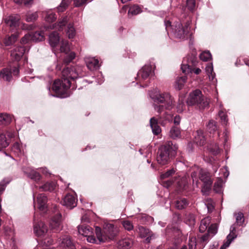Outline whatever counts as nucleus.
I'll use <instances>...</instances> for the list:
<instances>
[{
  "mask_svg": "<svg viewBox=\"0 0 249 249\" xmlns=\"http://www.w3.org/2000/svg\"><path fill=\"white\" fill-rule=\"evenodd\" d=\"M79 71L77 68L71 67L63 69L62 71V80H55L53 85V90L60 98H66L69 96L68 89L71 86V80H74L79 76Z\"/></svg>",
  "mask_w": 249,
  "mask_h": 249,
  "instance_id": "nucleus-1",
  "label": "nucleus"
},
{
  "mask_svg": "<svg viewBox=\"0 0 249 249\" xmlns=\"http://www.w3.org/2000/svg\"><path fill=\"white\" fill-rule=\"evenodd\" d=\"M178 147L172 142L167 141L161 145L158 151L157 161L161 165L168 164L176 154Z\"/></svg>",
  "mask_w": 249,
  "mask_h": 249,
  "instance_id": "nucleus-2",
  "label": "nucleus"
},
{
  "mask_svg": "<svg viewBox=\"0 0 249 249\" xmlns=\"http://www.w3.org/2000/svg\"><path fill=\"white\" fill-rule=\"evenodd\" d=\"M151 98L155 103L161 105H154L155 111L160 113L164 109H169L174 106L173 98L168 92H158L151 95Z\"/></svg>",
  "mask_w": 249,
  "mask_h": 249,
  "instance_id": "nucleus-3",
  "label": "nucleus"
},
{
  "mask_svg": "<svg viewBox=\"0 0 249 249\" xmlns=\"http://www.w3.org/2000/svg\"><path fill=\"white\" fill-rule=\"evenodd\" d=\"M164 25L166 30L167 32L171 30L175 36L179 39H184L189 33V25L187 23L184 26L180 22H176L173 25H171V22L169 20H165L164 21Z\"/></svg>",
  "mask_w": 249,
  "mask_h": 249,
  "instance_id": "nucleus-4",
  "label": "nucleus"
},
{
  "mask_svg": "<svg viewBox=\"0 0 249 249\" xmlns=\"http://www.w3.org/2000/svg\"><path fill=\"white\" fill-rule=\"evenodd\" d=\"M95 232L99 242H106L114 239L117 234V230L114 225L108 223L105 226L103 232L98 227H96Z\"/></svg>",
  "mask_w": 249,
  "mask_h": 249,
  "instance_id": "nucleus-5",
  "label": "nucleus"
},
{
  "mask_svg": "<svg viewBox=\"0 0 249 249\" xmlns=\"http://www.w3.org/2000/svg\"><path fill=\"white\" fill-rule=\"evenodd\" d=\"M187 103L189 106L196 105L200 109H204L209 105V101L203 96L201 91L199 89H196L190 93Z\"/></svg>",
  "mask_w": 249,
  "mask_h": 249,
  "instance_id": "nucleus-6",
  "label": "nucleus"
},
{
  "mask_svg": "<svg viewBox=\"0 0 249 249\" xmlns=\"http://www.w3.org/2000/svg\"><path fill=\"white\" fill-rule=\"evenodd\" d=\"M34 230L36 236L43 237L39 241L40 244L44 246H48L53 243L52 239L46 236L48 229L47 226L43 222L40 221L35 223Z\"/></svg>",
  "mask_w": 249,
  "mask_h": 249,
  "instance_id": "nucleus-7",
  "label": "nucleus"
},
{
  "mask_svg": "<svg viewBox=\"0 0 249 249\" xmlns=\"http://www.w3.org/2000/svg\"><path fill=\"white\" fill-rule=\"evenodd\" d=\"M197 63V57L196 55L189 56L184 58L181 69L185 74H188L194 72L196 74H198L201 72L199 68H194Z\"/></svg>",
  "mask_w": 249,
  "mask_h": 249,
  "instance_id": "nucleus-8",
  "label": "nucleus"
},
{
  "mask_svg": "<svg viewBox=\"0 0 249 249\" xmlns=\"http://www.w3.org/2000/svg\"><path fill=\"white\" fill-rule=\"evenodd\" d=\"M44 38V33L43 32H36L33 34L25 35L21 39V43H27L30 39L34 41H40Z\"/></svg>",
  "mask_w": 249,
  "mask_h": 249,
  "instance_id": "nucleus-9",
  "label": "nucleus"
},
{
  "mask_svg": "<svg viewBox=\"0 0 249 249\" xmlns=\"http://www.w3.org/2000/svg\"><path fill=\"white\" fill-rule=\"evenodd\" d=\"M50 227L52 230L58 232L62 229L61 223V214L57 213L53 217L50 222Z\"/></svg>",
  "mask_w": 249,
  "mask_h": 249,
  "instance_id": "nucleus-10",
  "label": "nucleus"
},
{
  "mask_svg": "<svg viewBox=\"0 0 249 249\" xmlns=\"http://www.w3.org/2000/svg\"><path fill=\"white\" fill-rule=\"evenodd\" d=\"M58 242L60 247L64 249H76L75 246L68 235L62 236L59 239Z\"/></svg>",
  "mask_w": 249,
  "mask_h": 249,
  "instance_id": "nucleus-11",
  "label": "nucleus"
},
{
  "mask_svg": "<svg viewBox=\"0 0 249 249\" xmlns=\"http://www.w3.org/2000/svg\"><path fill=\"white\" fill-rule=\"evenodd\" d=\"M77 199L71 194H67L63 198V204L67 208L71 209L77 205Z\"/></svg>",
  "mask_w": 249,
  "mask_h": 249,
  "instance_id": "nucleus-12",
  "label": "nucleus"
},
{
  "mask_svg": "<svg viewBox=\"0 0 249 249\" xmlns=\"http://www.w3.org/2000/svg\"><path fill=\"white\" fill-rule=\"evenodd\" d=\"M47 196L44 194H39L37 197V202L38 209L42 212H45L47 208Z\"/></svg>",
  "mask_w": 249,
  "mask_h": 249,
  "instance_id": "nucleus-13",
  "label": "nucleus"
},
{
  "mask_svg": "<svg viewBox=\"0 0 249 249\" xmlns=\"http://www.w3.org/2000/svg\"><path fill=\"white\" fill-rule=\"evenodd\" d=\"M23 172L29 178L36 182H39L41 178V175L36 171L32 168H28L25 169H24Z\"/></svg>",
  "mask_w": 249,
  "mask_h": 249,
  "instance_id": "nucleus-14",
  "label": "nucleus"
},
{
  "mask_svg": "<svg viewBox=\"0 0 249 249\" xmlns=\"http://www.w3.org/2000/svg\"><path fill=\"white\" fill-rule=\"evenodd\" d=\"M152 69L153 66L151 65H145L138 71L137 77L141 78L142 80L146 79L151 73Z\"/></svg>",
  "mask_w": 249,
  "mask_h": 249,
  "instance_id": "nucleus-15",
  "label": "nucleus"
},
{
  "mask_svg": "<svg viewBox=\"0 0 249 249\" xmlns=\"http://www.w3.org/2000/svg\"><path fill=\"white\" fill-rule=\"evenodd\" d=\"M25 52L24 47L18 46L11 51V56L16 61H19Z\"/></svg>",
  "mask_w": 249,
  "mask_h": 249,
  "instance_id": "nucleus-16",
  "label": "nucleus"
},
{
  "mask_svg": "<svg viewBox=\"0 0 249 249\" xmlns=\"http://www.w3.org/2000/svg\"><path fill=\"white\" fill-rule=\"evenodd\" d=\"M86 65L90 71H94L99 68V61L95 57H87L85 58Z\"/></svg>",
  "mask_w": 249,
  "mask_h": 249,
  "instance_id": "nucleus-17",
  "label": "nucleus"
},
{
  "mask_svg": "<svg viewBox=\"0 0 249 249\" xmlns=\"http://www.w3.org/2000/svg\"><path fill=\"white\" fill-rule=\"evenodd\" d=\"M133 244V241L131 238H125L119 241L118 247L121 249H129Z\"/></svg>",
  "mask_w": 249,
  "mask_h": 249,
  "instance_id": "nucleus-18",
  "label": "nucleus"
},
{
  "mask_svg": "<svg viewBox=\"0 0 249 249\" xmlns=\"http://www.w3.org/2000/svg\"><path fill=\"white\" fill-rule=\"evenodd\" d=\"M19 20V15H11L5 19V22L6 24L10 27H16L18 25Z\"/></svg>",
  "mask_w": 249,
  "mask_h": 249,
  "instance_id": "nucleus-19",
  "label": "nucleus"
},
{
  "mask_svg": "<svg viewBox=\"0 0 249 249\" xmlns=\"http://www.w3.org/2000/svg\"><path fill=\"white\" fill-rule=\"evenodd\" d=\"M78 231L79 234L85 237L91 234H93V229L89 225H81L78 226Z\"/></svg>",
  "mask_w": 249,
  "mask_h": 249,
  "instance_id": "nucleus-20",
  "label": "nucleus"
},
{
  "mask_svg": "<svg viewBox=\"0 0 249 249\" xmlns=\"http://www.w3.org/2000/svg\"><path fill=\"white\" fill-rule=\"evenodd\" d=\"M150 125L154 135H157L161 132V128L158 125V120L155 117L150 119Z\"/></svg>",
  "mask_w": 249,
  "mask_h": 249,
  "instance_id": "nucleus-21",
  "label": "nucleus"
},
{
  "mask_svg": "<svg viewBox=\"0 0 249 249\" xmlns=\"http://www.w3.org/2000/svg\"><path fill=\"white\" fill-rule=\"evenodd\" d=\"M194 141L197 145L200 146L204 144L206 140L202 130L196 131L195 135Z\"/></svg>",
  "mask_w": 249,
  "mask_h": 249,
  "instance_id": "nucleus-22",
  "label": "nucleus"
},
{
  "mask_svg": "<svg viewBox=\"0 0 249 249\" xmlns=\"http://www.w3.org/2000/svg\"><path fill=\"white\" fill-rule=\"evenodd\" d=\"M49 43L52 47H55L59 43L60 37L59 34L56 32H53L49 35Z\"/></svg>",
  "mask_w": 249,
  "mask_h": 249,
  "instance_id": "nucleus-23",
  "label": "nucleus"
},
{
  "mask_svg": "<svg viewBox=\"0 0 249 249\" xmlns=\"http://www.w3.org/2000/svg\"><path fill=\"white\" fill-rule=\"evenodd\" d=\"M56 187V183L53 181L47 182L42 186L39 187V190L41 191H53Z\"/></svg>",
  "mask_w": 249,
  "mask_h": 249,
  "instance_id": "nucleus-24",
  "label": "nucleus"
},
{
  "mask_svg": "<svg viewBox=\"0 0 249 249\" xmlns=\"http://www.w3.org/2000/svg\"><path fill=\"white\" fill-rule=\"evenodd\" d=\"M12 78V71H9V69L5 68L2 69L0 72V78L6 81H10Z\"/></svg>",
  "mask_w": 249,
  "mask_h": 249,
  "instance_id": "nucleus-25",
  "label": "nucleus"
},
{
  "mask_svg": "<svg viewBox=\"0 0 249 249\" xmlns=\"http://www.w3.org/2000/svg\"><path fill=\"white\" fill-rule=\"evenodd\" d=\"M211 222V218L210 217L207 216L202 219L200 221L199 226V231L201 233H203L208 229Z\"/></svg>",
  "mask_w": 249,
  "mask_h": 249,
  "instance_id": "nucleus-26",
  "label": "nucleus"
},
{
  "mask_svg": "<svg viewBox=\"0 0 249 249\" xmlns=\"http://www.w3.org/2000/svg\"><path fill=\"white\" fill-rule=\"evenodd\" d=\"M68 22L67 17H64L61 20H60L57 24H54L50 26L51 29H56L59 31H62L63 29L64 26H65L66 23Z\"/></svg>",
  "mask_w": 249,
  "mask_h": 249,
  "instance_id": "nucleus-27",
  "label": "nucleus"
},
{
  "mask_svg": "<svg viewBox=\"0 0 249 249\" xmlns=\"http://www.w3.org/2000/svg\"><path fill=\"white\" fill-rule=\"evenodd\" d=\"M188 201L185 198H179L176 201V207L178 210L185 209L188 205Z\"/></svg>",
  "mask_w": 249,
  "mask_h": 249,
  "instance_id": "nucleus-28",
  "label": "nucleus"
},
{
  "mask_svg": "<svg viewBox=\"0 0 249 249\" xmlns=\"http://www.w3.org/2000/svg\"><path fill=\"white\" fill-rule=\"evenodd\" d=\"M181 133L179 127L177 126H173L170 131L169 136L172 139H175L180 137Z\"/></svg>",
  "mask_w": 249,
  "mask_h": 249,
  "instance_id": "nucleus-29",
  "label": "nucleus"
},
{
  "mask_svg": "<svg viewBox=\"0 0 249 249\" xmlns=\"http://www.w3.org/2000/svg\"><path fill=\"white\" fill-rule=\"evenodd\" d=\"M186 80V76H181L178 78L176 81L175 88L178 90L181 89L183 88Z\"/></svg>",
  "mask_w": 249,
  "mask_h": 249,
  "instance_id": "nucleus-30",
  "label": "nucleus"
},
{
  "mask_svg": "<svg viewBox=\"0 0 249 249\" xmlns=\"http://www.w3.org/2000/svg\"><path fill=\"white\" fill-rule=\"evenodd\" d=\"M185 220L186 223L189 226L194 225L196 222L195 214L191 213H186L185 214Z\"/></svg>",
  "mask_w": 249,
  "mask_h": 249,
  "instance_id": "nucleus-31",
  "label": "nucleus"
},
{
  "mask_svg": "<svg viewBox=\"0 0 249 249\" xmlns=\"http://www.w3.org/2000/svg\"><path fill=\"white\" fill-rule=\"evenodd\" d=\"M206 71L210 80L213 81L215 79V73H213V66L212 63L207 65L206 67Z\"/></svg>",
  "mask_w": 249,
  "mask_h": 249,
  "instance_id": "nucleus-32",
  "label": "nucleus"
},
{
  "mask_svg": "<svg viewBox=\"0 0 249 249\" xmlns=\"http://www.w3.org/2000/svg\"><path fill=\"white\" fill-rule=\"evenodd\" d=\"M142 10L141 8L138 5H133L129 7L128 15L130 16L137 15L142 12Z\"/></svg>",
  "mask_w": 249,
  "mask_h": 249,
  "instance_id": "nucleus-33",
  "label": "nucleus"
},
{
  "mask_svg": "<svg viewBox=\"0 0 249 249\" xmlns=\"http://www.w3.org/2000/svg\"><path fill=\"white\" fill-rule=\"evenodd\" d=\"M18 37L17 34H13L11 36L6 37L4 43L6 46H10L16 41Z\"/></svg>",
  "mask_w": 249,
  "mask_h": 249,
  "instance_id": "nucleus-34",
  "label": "nucleus"
},
{
  "mask_svg": "<svg viewBox=\"0 0 249 249\" xmlns=\"http://www.w3.org/2000/svg\"><path fill=\"white\" fill-rule=\"evenodd\" d=\"M38 17V15L37 12L32 13L28 12L26 14V20L27 22H33L36 20Z\"/></svg>",
  "mask_w": 249,
  "mask_h": 249,
  "instance_id": "nucleus-35",
  "label": "nucleus"
},
{
  "mask_svg": "<svg viewBox=\"0 0 249 249\" xmlns=\"http://www.w3.org/2000/svg\"><path fill=\"white\" fill-rule=\"evenodd\" d=\"M213 181H209L207 182H203L201 192L204 195H208L211 189Z\"/></svg>",
  "mask_w": 249,
  "mask_h": 249,
  "instance_id": "nucleus-36",
  "label": "nucleus"
},
{
  "mask_svg": "<svg viewBox=\"0 0 249 249\" xmlns=\"http://www.w3.org/2000/svg\"><path fill=\"white\" fill-rule=\"evenodd\" d=\"M137 232L139 234V236L141 238L146 237L148 235L149 233L151 232L149 231L148 229H147L143 226H139L138 227V230Z\"/></svg>",
  "mask_w": 249,
  "mask_h": 249,
  "instance_id": "nucleus-37",
  "label": "nucleus"
},
{
  "mask_svg": "<svg viewBox=\"0 0 249 249\" xmlns=\"http://www.w3.org/2000/svg\"><path fill=\"white\" fill-rule=\"evenodd\" d=\"M66 34L70 39L73 38L75 36L76 32L73 24H68L66 30Z\"/></svg>",
  "mask_w": 249,
  "mask_h": 249,
  "instance_id": "nucleus-38",
  "label": "nucleus"
},
{
  "mask_svg": "<svg viewBox=\"0 0 249 249\" xmlns=\"http://www.w3.org/2000/svg\"><path fill=\"white\" fill-rule=\"evenodd\" d=\"M199 178L203 182H207L209 181H212L210 177V174L203 170H201L200 172Z\"/></svg>",
  "mask_w": 249,
  "mask_h": 249,
  "instance_id": "nucleus-39",
  "label": "nucleus"
},
{
  "mask_svg": "<svg viewBox=\"0 0 249 249\" xmlns=\"http://www.w3.org/2000/svg\"><path fill=\"white\" fill-rule=\"evenodd\" d=\"M207 129L210 133H212L217 130L216 123L213 120L209 122L207 125Z\"/></svg>",
  "mask_w": 249,
  "mask_h": 249,
  "instance_id": "nucleus-40",
  "label": "nucleus"
},
{
  "mask_svg": "<svg viewBox=\"0 0 249 249\" xmlns=\"http://www.w3.org/2000/svg\"><path fill=\"white\" fill-rule=\"evenodd\" d=\"M220 110L218 112V116L220 118L221 122L224 124H226L228 122L227 115L222 108V105H220Z\"/></svg>",
  "mask_w": 249,
  "mask_h": 249,
  "instance_id": "nucleus-41",
  "label": "nucleus"
},
{
  "mask_svg": "<svg viewBox=\"0 0 249 249\" xmlns=\"http://www.w3.org/2000/svg\"><path fill=\"white\" fill-rule=\"evenodd\" d=\"M70 51V45L67 40H63L61 42L60 51L61 52L67 53Z\"/></svg>",
  "mask_w": 249,
  "mask_h": 249,
  "instance_id": "nucleus-42",
  "label": "nucleus"
},
{
  "mask_svg": "<svg viewBox=\"0 0 249 249\" xmlns=\"http://www.w3.org/2000/svg\"><path fill=\"white\" fill-rule=\"evenodd\" d=\"M237 237V235H233L231 237V234H229L227 237V241L221 247L220 249H226L228 248L231 242Z\"/></svg>",
  "mask_w": 249,
  "mask_h": 249,
  "instance_id": "nucleus-43",
  "label": "nucleus"
},
{
  "mask_svg": "<svg viewBox=\"0 0 249 249\" xmlns=\"http://www.w3.org/2000/svg\"><path fill=\"white\" fill-rule=\"evenodd\" d=\"M223 183V180L221 177L219 178L217 181L214 183L213 189L216 193H220L221 191V188Z\"/></svg>",
  "mask_w": 249,
  "mask_h": 249,
  "instance_id": "nucleus-44",
  "label": "nucleus"
},
{
  "mask_svg": "<svg viewBox=\"0 0 249 249\" xmlns=\"http://www.w3.org/2000/svg\"><path fill=\"white\" fill-rule=\"evenodd\" d=\"M57 17L56 15L52 11L47 12L45 17V20L49 22H53L55 20Z\"/></svg>",
  "mask_w": 249,
  "mask_h": 249,
  "instance_id": "nucleus-45",
  "label": "nucleus"
},
{
  "mask_svg": "<svg viewBox=\"0 0 249 249\" xmlns=\"http://www.w3.org/2000/svg\"><path fill=\"white\" fill-rule=\"evenodd\" d=\"M70 3V0H63L60 5L57 7V11L58 12H63Z\"/></svg>",
  "mask_w": 249,
  "mask_h": 249,
  "instance_id": "nucleus-46",
  "label": "nucleus"
},
{
  "mask_svg": "<svg viewBox=\"0 0 249 249\" xmlns=\"http://www.w3.org/2000/svg\"><path fill=\"white\" fill-rule=\"evenodd\" d=\"M217 229L218 226L216 224H212L208 229V233L213 236L217 233Z\"/></svg>",
  "mask_w": 249,
  "mask_h": 249,
  "instance_id": "nucleus-47",
  "label": "nucleus"
},
{
  "mask_svg": "<svg viewBox=\"0 0 249 249\" xmlns=\"http://www.w3.org/2000/svg\"><path fill=\"white\" fill-rule=\"evenodd\" d=\"M199 57L201 60L207 61L212 58V55L209 51H204L200 54Z\"/></svg>",
  "mask_w": 249,
  "mask_h": 249,
  "instance_id": "nucleus-48",
  "label": "nucleus"
},
{
  "mask_svg": "<svg viewBox=\"0 0 249 249\" xmlns=\"http://www.w3.org/2000/svg\"><path fill=\"white\" fill-rule=\"evenodd\" d=\"M186 6L189 11H194L196 7L195 0H186Z\"/></svg>",
  "mask_w": 249,
  "mask_h": 249,
  "instance_id": "nucleus-49",
  "label": "nucleus"
},
{
  "mask_svg": "<svg viewBox=\"0 0 249 249\" xmlns=\"http://www.w3.org/2000/svg\"><path fill=\"white\" fill-rule=\"evenodd\" d=\"M244 216L242 213H238L236 216V223L239 226H241L244 222Z\"/></svg>",
  "mask_w": 249,
  "mask_h": 249,
  "instance_id": "nucleus-50",
  "label": "nucleus"
},
{
  "mask_svg": "<svg viewBox=\"0 0 249 249\" xmlns=\"http://www.w3.org/2000/svg\"><path fill=\"white\" fill-rule=\"evenodd\" d=\"M122 225L124 228L128 231H130L133 229V225L130 221L124 220L122 222Z\"/></svg>",
  "mask_w": 249,
  "mask_h": 249,
  "instance_id": "nucleus-51",
  "label": "nucleus"
},
{
  "mask_svg": "<svg viewBox=\"0 0 249 249\" xmlns=\"http://www.w3.org/2000/svg\"><path fill=\"white\" fill-rule=\"evenodd\" d=\"M75 57V54L74 52H71L66 55L64 59V63L68 64L70 63Z\"/></svg>",
  "mask_w": 249,
  "mask_h": 249,
  "instance_id": "nucleus-52",
  "label": "nucleus"
},
{
  "mask_svg": "<svg viewBox=\"0 0 249 249\" xmlns=\"http://www.w3.org/2000/svg\"><path fill=\"white\" fill-rule=\"evenodd\" d=\"M10 181L8 178H4L0 183V195L4 191L5 187Z\"/></svg>",
  "mask_w": 249,
  "mask_h": 249,
  "instance_id": "nucleus-53",
  "label": "nucleus"
},
{
  "mask_svg": "<svg viewBox=\"0 0 249 249\" xmlns=\"http://www.w3.org/2000/svg\"><path fill=\"white\" fill-rule=\"evenodd\" d=\"M9 145L8 142L6 140L5 136L3 134L0 135V146L6 147Z\"/></svg>",
  "mask_w": 249,
  "mask_h": 249,
  "instance_id": "nucleus-54",
  "label": "nucleus"
},
{
  "mask_svg": "<svg viewBox=\"0 0 249 249\" xmlns=\"http://www.w3.org/2000/svg\"><path fill=\"white\" fill-rule=\"evenodd\" d=\"M175 173V170L174 169H172L167 171L164 174H162L160 175V178L161 179H165L169 178L170 176H172Z\"/></svg>",
  "mask_w": 249,
  "mask_h": 249,
  "instance_id": "nucleus-55",
  "label": "nucleus"
},
{
  "mask_svg": "<svg viewBox=\"0 0 249 249\" xmlns=\"http://www.w3.org/2000/svg\"><path fill=\"white\" fill-rule=\"evenodd\" d=\"M33 0H14L15 3L19 4H23L27 6L32 4Z\"/></svg>",
  "mask_w": 249,
  "mask_h": 249,
  "instance_id": "nucleus-56",
  "label": "nucleus"
},
{
  "mask_svg": "<svg viewBox=\"0 0 249 249\" xmlns=\"http://www.w3.org/2000/svg\"><path fill=\"white\" fill-rule=\"evenodd\" d=\"M196 247V238H192L189 241L188 249H195Z\"/></svg>",
  "mask_w": 249,
  "mask_h": 249,
  "instance_id": "nucleus-57",
  "label": "nucleus"
},
{
  "mask_svg": "<svg viewBox=\"0 0 249 249\" xmlns=\"http://www.w3.org/2000/svg\"><path fill=\"white\" fill-rule=\"evenodd\" d=\"M86 237L87 240L88 242L95 243L97 241L95 236L93 235V234H91L89 236H87Z\"/></svg>",
  "mask_w": 249,
  "mask_h": 249,
  "instance_id": "nucleus-58",
  "label": "nucleus"
},
{
  "mask_svg": "<svg viewBox=\"0 0 249 249\" xmlns=\"http://www.w3.org/2000/svg\"><path fill=\"white\" fill-rule=\"evenodd\" d=\"M88 0H74V4L75 6L79 7L85 4Z\"/></svg>",
  "mask_w": 249,
  "mask_h": 249,
  "instance_id": "nucleus-59",
  "label": "nucleus"
},
{
  "mask_svg": "<svg viewBox=\"0 0 249 249\" xmlns=\"http://www.w3.org/2000/svg\"><path fill=\"white\" fill-rule=\"evenodd\" d=\"M9 71H12V73L14 75H18L19 73V69L17 66H14L13 67H10Z\"/></svg>",
  "mask_w": 249,
  "mask_h": 249,
  "instance_id": "nucleus-60",
  "label": "nucleus"
},
{
  "mask_svg": "<svg viewBox=\"0 0 249 249\" xmlns=\"http://www.w3.org/2000/svg\"><path fill=\"white\" fill-rule=\"evenodd\" d=\"M235 231H236L235 224H234L231 226V228H230V233L229 234H231V237L233 235H237L235 233Z\"/></svg>",
  "mask_w": 249,
  "mask_h": 249,
  "instance_id": "nucleus-61",
  "label": "nucleus"
},
{
  "mask_svg": "<svg viewBox=\"0 0 249 249\" xmlns=\"http://www.w3.org/2000/svg\"><path fill=\"white\" fill-rule=\"evenodd\" d=\"M173 182V180L169 179L166 181H163L162 182V183H163V185L164 187L168 188L172 184Z\"/></svg>",
  "mask_w": 249,
  "mask_h": 249,
  "instance_id": "nucleus-62",
  "label": "nucleus"
},
{
  "mask_svg": "<svg viewBox=\"0 0 249 249\" xmlns=\"http://www.w3.org/2000/svg\"><path fill=\"white\" fill-rule=\"evenodd\" d=\"M180 122V117L178 115H176L174 119V123L175 125H178Z\"/></svg>",
  "mask_w": 249,
  "mask_h": 249,
  "instance_id": "nucleus-63",
  "label": "nucleus"
},
{
  "mask_svg": "<svg viewBox=\"0 0 249 249\" xmlns=\"http://www.w3.org/2000/svg\"><path fill=\"white\" fill-rule=\"evenodd\" d=\"M185 107V104L184 102H181L179 103L178 106V110L180 112L184 110V108Z\"/></svg>",
  "mask_w": 249,
  "mask_h": 249,
  "instance_id": "nucleus-64",
  "label": "nucleus"
}]
</instances>
